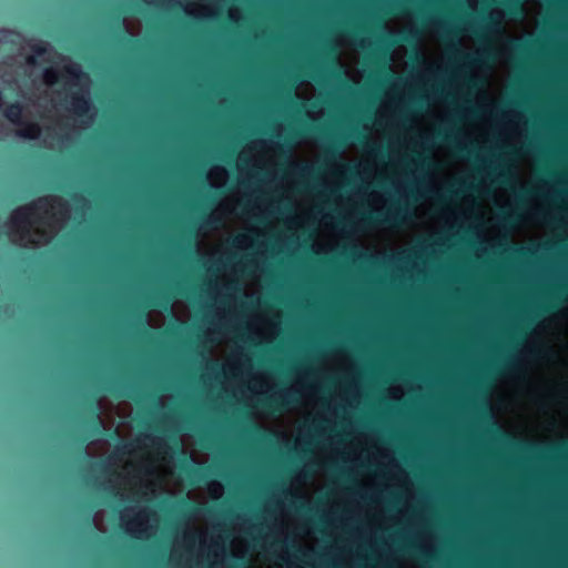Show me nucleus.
<instances>
[{"mask_svg": "<svg viewBox=\"0 0 568 568\" xmlns=\"http://www.w3.org/2000/svg\"><path fill=\"white\" fill-rule=\"evenodd\" d=\"M48 203L47 197H41L37 202H33L27 206L16 210L11 216V224L23 234L29 233V226L31 224V217L36 214V211L42 205Z\"/></svg>", "mask_w": 568, "mask_h": 568, "instance_id": "f03ea898", "label": "nucleus"}, {"mask_svg": "<svg viewBox=\"0 0 568 568\" xmlns=\"http://www.w3.org/2000/svg\"><path fill=\"white\" fill-rule=\"evenodd\" d=\"M71 105L73 111L78 115H84L90 110V101L89 99L80 93H73L71 97Z\"/></svg>", "mask_w": 568, "mask_h": 568, "instance_id": "6e6552de", "label": "nucleus"}, {"mask_svg": "<svg viewBox=\"0 0 568 568\" xmlns=\"http://www.w3.org/2000/svg\"><path fill=\"white\" fill-rule=\"evenodd\" d=\"M180 505L184 506V507H190L191 506V504L185 498L180 500Z\"/></svg>", "mask_w": 568, "mask_h": 568, "instance_id": "e433bc0d", "label": "nucleus"}, {"mask_svg": "<svg viewBox=\"0 0 568 568\" xmlns=\"http://www.w3.org/2000/svg\"><path fill=\"white\" fill-rule=\"evenodd\" d=\"M301 135H302L301 131H296V130L292 131V138L295 139V138L301 136Z\"/></svg>", "mask_w": 568, "mask_h": 568, "instance_id": "4c0bfd02", "label": "nucleus"}, {"mask_svg": "<svg viewBox=\"0 0 568 568\" xmlns=\"http://www.w3.org/2000/svg\"><path fill=\"white\" fill-rule=\"evenodd\" d=\"M556 306H557L556 304H549V305L545 306L542 310H544L545 312H550V311H551L552 308H555Z\"/></svg>", "mask_w": 568, "mask_h": 568, "instance_id": "c9c22d12", "label": "nucleus"}, {"mask_svg": "<svg viewBox=\"0 0 568 568\" xmlns=\"http://www.w3.org/2000/svg\"><path fill=\"white\" fill-rule=\"evenodd\" d=\"M219 222H220V219H217L213 215H210V216L203 219L202 224L206 227L213 229L217 225Z\"/></svg>", "mask_w": 568, "mask_h": 568, "instance_id": "6ab92c4d", "label": "nucleus"}, {"mask_svg": "<svg viewBox=\"0 0 568 568\" xmlns=\"http://www.w3.org/2000/svg\"><path fill=\"white\" fill-rule=\"evenodd\" d=\"M138 325H139L140 327H142L143 333H144L145 335H148V336H150V335H151L150 331L146 328V315H145V314H140V315L138 316Z\"/></svg>", "mask_w": 568, "mask_h": 568, "instance_id": "412c9836", "label": "nucleus"}, {"mask_svg": "<svg viewBox=\"0 0 568 568\" xmlns=\"http://www.w3.org/2000/svg\"><path fill=\"white\" fill-rule=\"evenodd\" d=\"M408 216L406 207L398 206L387 213L368 212L361 215L358 225L362 227H375L381 225L397 226Z\"/></svg>", "mask_w": 568, "mask_h": 568, "instance_id": "f257e3e1", "label": "nucleus"}, {"mask_svg": "<svg viewBox=\"0 0 568 568\" xmlns=\"http://www.w3.org/2000/svg\"><path fill=\"white\" fill-rule=\"evenodd\" d=\"M21 129L17 132L20 138L36 140L40 135V126L34 122L24 120V123L20 124Z\"/></svg>", "mask_w": 568, "mask_h": 568, "instance_id": "9d476101", "label": "nucleus"}, {"mask_svg": "<svg viewBox=\"0 0 568 568\" xmlns=\"http://www.w3.org/2000/svg\"><path fill=\"white\" fill-rule=\"evenodd\" d=\"M498 175L501 179L503 183H506L509 180V176H510V174L508 172H505V171H500Z\"/></svg>", "mask_w": 568, "mask_h": 568, "instance_id": "a878e982", "label": "nucleus"}, {"mask_svg": "<svg viewBox=\"0 0 568 568\" xmlns=\"http://www.w3.org/2000/svg\"><path fill=\"white\" fill-rule=\"evenodd\" d=\"M182 470L191 484L201 483L206 477L205 468L190 466L186 460L184 462V464L182 466Z\"/></svg>", "mask_w": 568, "mask_h": 568, "instance_id": "0eeeda50", "label": "nucleus"}, {"mask_svg": "<svg viewBox=\"0 0 568 568\" xmlns=\"http://www.w3.org/2000/svg\"><path fill=\"white\" fill-rule=\"evenodd\" d=\"M509 43L515 47V48H519L521 44L518 42V40L516 39H511L509 40Z\"/></svg>", "mask_w": 568, "mask_h": 568, "instance_id": "72a5a7b5", "label": "nucleus"}, {"mask_svg": "<svg viewBox=\"0 0 568 568\" xmlns=\"http://www.w3.org/2000/svg\"><path fill=\"white\" fill-rule=\"evenodd\" d=\"M296 402L297 397L295 390H284L276 395L265 396L260 400V405L268 412L281 413Z\"/></svg>", "mask_w": 568, "mask_h": 568, "instance_id": "7ed1b4c3", "label": "nucleus"}, {"mask_svg": "<svg viewBox=\"0 0 568 568\" xmlns=\"http://www.w3.org/2000/svg\"><path fill=\"white\" fill-rule=\"evenodd\" d=\"M64 73L73 81H79L81 78H87V75L81 71L80 67L77 64L65 65L63 68Z\"/></svg>", "mask_w": 568, "mask_h": 568, "instance_id": "2eb2a0df", "label": "nucleus"}, {"mask_svg": "<svg viewBox=\"0 0 568 568\" xmlns=\"http://www.w3.org/2000/svg\"><path fill=\"white\" fill-rule=\"evenodd\" d=\"M2 104H3V95H2V93L0 92V108L2 106Z\"/></svg>", "mask_w": 568, "mask_h": 568, "instance_id": "c03bdc74", "label": "nucleus"}, {"mask_svg": "<svg viewBox=\"0 0 568 568\" xmlns=\"http://www.w3.org/2000/svg\"><path fill=\"white\" fill-rule=\"evenodd\" d=\"M84 410L89 416V422L92 426L93 435H101L103 430V424L100 418L99 400L95 397H91L87 400Z\"/></svg>", "mask_w": 568, "mask_h": 568, "instance_id": "20e7f679", "label": "nucleus"}, {"mask_svg": "<svg viewBox=\"0 0 568 568\" xmlns=\"http://www.w3.org/2000/svg\"><path fill=\"white\" fill-rule=\"evenodd\" d=\"M288 98H290V100H288L290 105L294 108L296 113H301L304 109V104L296 101L291 94Z\"/></svg>", "mask_w": 568, "mask_h": 568, "instance_id": "4be33fe9", "label": "nucleus"}, {"mask_svg": "<svg viewBox=\"0 0 568 568\" xmlns=\"http://www.w3.org/2000/svg\"><path fill=\"white\" fill-rule=\"evenodd\" d=\"M175 291L179 295L189 298L193 293V290L190 286H186L182 283H179L175 287Z\"/></svg>", "mask_w": 568, "mask_h": 568, "instance_id": "a211bd4d", "label": "nucleus"}, {"mask_svg": "<svg viewBox=\"0 0 568 568\" xmlns=\"http://www.w3.org/2000/svg\"><path fill=\"white\" fill-rule=\"evenodd\" d=\"M385 41H387V43H395V42H397V40L393 39V36L390 33L387 34V37L385 38Z\"/></svg>", "mask_w": 568, "mask_h": 568, "instance_id": "473e14b6", "label": "nucleus"}, {"mask_svg": "<svg viewBox=\"0 0 568 568\" xmlns=\"http://www.w3.org/2000/svg\"><path fill=\"white\" fill-rule=\"evenodd\" d=\"M129 446H130V445H128V444H125V445H123V446H122V448H121V449H122V453H123V454H128V453H129V449H128V448H129Z\"/></svg>", "mask_w": 568, "mask_h": 568, "instance_id": "ea45409f", "label": "nucleus"}, {"mask_svg": "<svg viewBox=\"0 0 568 568\" xmlns=\"http://www.w3.org/2000/svg\"><path fill=\"white\" fill-rule=\"evenodd\" d=\"M453 51L458 53V58L467 64H477L481 61V58H486L488 60H494L496 57L495 51L491 49H484L477 57L469 54V53H465V52L460 51L457 43L453 44Z\"/></svg>", "mask_w": 568, "mask_h": 568, "instance_id": "39448f33", "label": "nucleus"}, {"mask_svg": "<svg viewBox=\"0 0 568 568\" xmlns=\"http://www.w3.org/2000/svg\"><path fill=\"white\" fill-rule=\"evenodd\" d=\"M97 468H99L100 470H105L106 469V465L104 462H100V463H97L95 464Z\"/></svg>", "mask_w": 568, "mask_h": 568, "instance_id": "7c9ffc66", "label": "nucleus"}, {"mask_svg": "<svg viewBox=\"0 0 568 568\" xmlns=\"http://www.w3.org/2000/svg\"><path fill=\"white\" fill-rule=\"evenodd\" d=\"M31 50L34 53V55H29L27 58V62L29 64H36V62H37L36 55L37 57H41V55H43L47 52V48L42 43H38V44L31 45Z\"/></svg>", "mask_w": 568, "mask_h": 568, "instance_id": "dca6fc26", "label": "nucleus"}, {"mask_svg": "<svg viewBox=\"0 0 568 568\" xmlns=\"http://www.w3.org/2000/svg\"><path fill=\"white\" fill-rule=\"evenodd\" d=\"M209 369L215 374H220L222 367L219 363L216 362H210V365H209Z\"/></svg>", "mask_w": 568, "mask_h": 568, "instance_id": "5701e85b", "label": "nucleus"}, {"mask_svg": "<svg viewBox=\"0 0 568 568\" xmlns=\"http://www.w3.org/2000/svg\"><path fill=\"white\" fill-rule=\"evenodd\" d=\"M354 135L356 138L357 141H363L365 139V135H363L359 131H354Z\"/></svg>", "mask_w": 568, "mask_h": 568, "instance_id": "c756f323", "label": "nucleus"}, {"mask_svg": "<svg viewBox=\"0 0 568 568\" xmlns=\"http://www.w3.org/2000/svg\"><path fill=\"white\" fill-rule=\"evenodd\" d=\"M343 145H344V143H336V142L329 143V145L325 152L326 161L331 162V163L336 162Z\"/></svg>", "mask_w": 568, "mask_h": 568, "instance_id": "4468645a", "label": "nucleus"}, {"mask_svg": "<svg viewBox=\"0 0 568 568\" xmlns=\"http://www.w3.org/2000/svg\"><path fill=\"white\" fill-rule=\"evenodd\" d=\"M185 539L189 540V541H194L195 540V535H186Z\"/></svg>", "mask_w": 568, "mask_h": 568, "instance_id": "a19ab883", "label": "nucleus"}, {"mask_svg": "<svg viewBox=\"0 0 568 568\" xmlns=\"http://www.w3.org/2000/svg\"><path fill=\"white\" fill-rule=\"evenodd\" d=\"M317 133L321 134L323 138H326L323 130L316 129Z\"/></svg>", "mask_w": 568, "mask_h": 568, "instance_id": "37998d69", "label": "nucleus"}, {"mask_svg": "<svg viewBox=\"0 0 568 568\" xmlns=\"http://www.w3.org/2000/svg\"><path fill=\"white\" fill-rule=\"evenodd\" d=\"M23 105L19 102H14L9 104L3 114L4 116L14 125H20L24 123V119L22 116Z\"/></svg>", "mask_w": 568, "mask_h": 568, "instance_id": "423d86ee", "label": "nucleus"}, {"mask_svg": "<svg viewBox=\"0 0 568 568\" xmlns=\"http://www.w3.org/2000/svg\"><path fill=\"white\" fill-rule=\"evenodd\" d=\"M108 390L113 396L134 398L133 395H131V394L118 393L115 389H112V388H108Z\"/></svg>", "mask_w": 568, "mask_h": 568, "instance_id": "b1692460", "label": "nucleus"}, {"mask_svg": "<svg viewBox=\"0 0 568 568\" xmlns=\"http://www.w3.org/2000/svg\"><path fill=\"white\" fill-rule=\"evenodd\" d=\"M517 219V215L515 214H507L505 215V221L513 223Z\"/></svg>", "mask_w": 568, "mask_h": 568, "instance_id": "c85d7f7f", "label": "nucleus"}, {"mask_svg": "<svg viewBox=\"0 0 568 568\" xmlns=\"http://www.w3.org/2000/svg\"><path fill=\"white\" fill-rule=\"evenodd\" d=\"M383 72H384L386 79L388 80L390 78V73H389V69L386 67V64H384V67H383Z\"/></svg>", "mask_w": 568, "mask_h": 568, "instance_id": "2f4dec72", "label": "nucleus"}, {"mask_svg": "<svg viewBox=\"0 0 568 568\" xmlns=\"http://www.w3.org/2000/svg\"><path fill=\"white\" fill-rule=\"evenodd\" d=\"M423 101H424V99H423V98H420V99H418L416 102H420V103H422Z\"/></svg>", "mask_w": 568, "mask_h": 568, "instance_id": "a18cd8bd", "label": "nucleus"}, {"mask_svg": "<svg viewBox=\"0 0 568 568\" xmlns=\"http://www.w3.org/2000/svg\"><path fill=\"white\" fill-rule=\"evenodd\" d=\"M554 300H555V301H562V298H561V295H560V294H556V295H554Z\"/></svg>", "mask_w": 568, "mask_h": 568, "instance_id": "79ce46f5", "label": "nucleus"}, {"mask_svg": "<svg viewBox=\"0 0 568 568\" xmlns=\"http://www.w3.org/2000/svg\"><path fill=\"white\" fill-rule=\"evenodd\" d=\"M116 24H118V28L121 29L122 26H123V19L121 18V16L116 17Z\"/></svg>", "mask_w": 568, "mask_h": 568, "instance_id": "f704fd0d", "label": "nucleus"}, {"mask_svg": "<svg viewBox=\"0 0 568 568\" xmlns=\"http://www.w3.org/2000/svg\"><path fill=\"white\" fill-rule=\"evenodd\" d=\"M43 78L48 84H54L59 80L58 72L53 69H47L43 73Z\"/></svg>", "mask_w": 568, "mask_h": 568, "instance_id": "f3484780", "label": "nucleus"}, {"mask_svg": "<svg viewBox=\"0 0 568 568\" xmlns=\"http://www.w3.org/2000/svg\"><path fill=\"white\" fill-rule=\"evenodd\" d=\"M171 302V296L164 292H159L148 298L146 306L168 308Z\"/></svg>", "mask_w": 568, "mask_h": 568, "instance_id": "f8f14e48", "label": "nucleus"}, {"mask_svg": "<svg viewBox=\"0 0 568 568\" xmlns=\"http://www.w3.org/2000/svg\"><path fill=\"white\" fill-rule=\"evenodd\" d=\"M203 439H204V440H207V439H209V436H207V435H204Z\"/></svg>", "mask_w": 568, "mask_h": 568, "instance_id": "49530a36", "label": "nucleus"}, {"mask_svg": "<svg viewBox=\"0 0 568 568\" xmlns=\"http://www.w3.org/2000/svg\"><path fill=\"white\" fill-rule=\"evenodd\" d=\"M438 27L442 29L443 34H448L449 33V31L443 24L438 23Z\"/></svg>", "mask_w": 568, "mask_h": 568, "instance_id": "58836bf2", "label": "nucleus"}, {"mask_svg": "<svg viewBox=\"0 0 568 568\" xmlns=\"http://www.w3.org/2000/svg\"><path fill=\"white\" fill-rule=\"evenodd\" d=\"M290 166L293 173L300 178L312 176L318 172V169H316L315 166L304 163L293 162L290 164Z\"/></svg>", "mask_w": 568, "mask_h": 568, "instance_id": "9b49d317", "label": "nucleus"}, {"mask_svg": "<svg viewBox=\"0 0 568 568\" xmlns=\"http://www.w3.org/2000/svg\"><path fill=\"white\" fill-rule=\"evenodd\" d=\"M438 136L449 142L459 156H470L474 153L473 150L467 144L457 141V139L452 134L438 133Z\"/></svg>", "mask_w": 568, "mask_h": 568, "instance_id": "1a4fd4ad", "label": "nucleus"}, {"mask_svg": "<svg viewBox=\"0 0 568 568\" xmlns=\"http://www.w3.org/2000/svg\"><path fill=\"white\" fill-rule=\"evenodd\" d=\"M252 430H253L254 433H256V434L261 435V436H265V432H264V430H262V428H261L260 426H257V425H253V426H252Z\"/></svg>", "mask_w": 568, "mask_h": 568, "instance_id": "bb28decb", "label": "nucleus"}, {"mask_svg": "<svg viewBox=\"0 0 568 568\" xmlns=\"http://www.w3.org/2000/svg\"><path fill=\"white\" fill-rule=\"evenodd\" d=\"M341 165H342V168L344 169V172H345L346 174H354V172H355L354 166H352V165H349V164H347V163H344V162H343V163H341Z\"/></svg>", "mask_w": 568, "mask_h": 568, "instance_id": "393cba45", "label": "nucleus"}, {"mask_svg": "<svg viewBox=\"0 0 568 568\" xmlns=\"http://www.w3.org/2000/svg\"><path fill=\"white\" fill-rule=\"evenodd\" d=\"M418 558L423 561L425 567L432 568L430 566H428V562L434 559V556L432 554L420 550L418 552Z\"/></svg>", "mask_w": 568, "mask_h": 568, "instance_id": "aec40b11", "label": "nucleus"}, {"mask_svg": "<svg viewBox=\"0 0 568 568\" xmlns=\"http://www.w3.org/2000/svg\"><path fill=\"white\" fill-rule=\"evenodd\" d=\"M503 4L507 13L511 17L521 16L524 13L521 0H503Z\"/></svg>", "mask_w": 568, "mask_h": 568, "instance_id": "ddd939ff", "label": "nucleus"}, {"mask_svg": "<svg viewBox=\"0 0 568 568\" xmlns=\"http://www.w3.org/2000/svg\"><path fill=\"white\" fill-rule=\"evenodd\" d=\"M470 189H474L473 185H469V184H466V183H463V187L456 192L457 195H459V193H464L465 190H470Z\"/></svg>", "mask_w": 568, "mask_h": 568, "instance_id": "cd10ccee", "label": "nucleus"}]
</instances>
